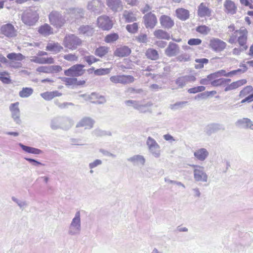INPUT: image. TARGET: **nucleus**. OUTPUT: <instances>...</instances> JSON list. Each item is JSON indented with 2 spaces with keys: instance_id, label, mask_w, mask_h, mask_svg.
<instances>
[{
  "instance_id": "1",
  "label": "nucleus",
  "mask_w": 253,
  "mask_h": 253,
  "mask_svg": "<svg viewBox=\"0 0 253 253\" xmlns=\"http://www.w3.org/2000/svg\"><path fill=\"white\" fill-rule=\"evenodd\" d=\"M248 31L246 28H241L235 30L231 35L228 42L231 44H237V47H235L232 50L234 55H239L242 52L246 50L247 45Z\"/></svg>"
},
{
  "instance_id": "2",
  "label": "nucleus",
  "mask_w": 253,
  "mask_h": 253,
  "mask_svg": "<svg viewBox=\"0 0 253 253\" xmlns=\"http://www.w3.org/2000/svg\"><path fill=\"white\" fill-rule=\"evenodd\" d=\"M221 76H231L228 75V73L224 70H221L209 75V79H211V84L213 86H219L228 84L230 82V79L218 78Z\"/></svg>"
},
{
  "instance_id": "3",
  "label": "nucleus",
  "mask_w": 253,
  "mask_h": 253,
  "mask_svg": "<svg viewBox=\"0 0 253 253\" xmlns=\"http://www.w3.org/2000/svg\"><path fill=\"white\" fill-rule=\"evenodd\" d=\"M18 35V31L13 25L6 23L0 27V37L2 38H15Z\"/></svg>"
},
{
  "instance_id": "4",
  "label": "nucleus",
  "mask_w": 253,
  "mask_h": 253,
  "mask_svg": "<svg viewBox=\"0 0 253 253\" xmlns=\"http://www.w3.org/2000/svg\"><path fill=\"white\" fill-rule=\"evenodd\" d=\"M82 43V40L74 35L66 36L63 42L64 46L71 50L76 49Z\"/></svg>"
},
{
  "instance_id": "5",
  "label": "nucleus",
  "mask_w": 253,
  "mask_h": 253,
  "mask_svg": "<svg viewBox=\"0 0 253 253\" xmlns=\"http://www.w3.org/2000/svg\"><path fill=\"white\" fill-rule=\"evenodd\" d=\"M47 53L45 51H40L37 55L31 57L30 59L32 62L40 64H52L54 62V58L51 57H45L44 56L47 55Z\"/></svg>"
},
{
  "instance_id": "6",
  "label": "nucleus",
  "mask_w": 253,
  "mask_h": 253,
  "mask_svg": "<svg viewBox=\"0 0 253 253\" xmlns=\"http://www.w3.org/2000/svg\"><path fill=\"white\" fill-rule=\"evenodd\" d=\"M227 46V43L219 38H212L209 41V47L216 53L223 51Z\"/></svg>"
},
{
  "instance_id": "7",
  "label": "nucleus",
  "mask_w": 253,
  "mask_h": 253,
  "mask_svg": "<svg viewBox=\"0 0 253 253\" xmlns=\"http://www.w3.org/2000/svg\"><path fill=\"white\" fill-rule=\"evenodd\" d=\"M112 20L108 16L102 15L97 18V25L103 31H109L113 26Z\"/></svg>"
},
{
  "instance_id": "8",
  "label": "nucleus",
  "mask_w": 253,
  "mask_h": 253,
  "mask_svg": "<svg viewBox=\"0 0 253 253\" xmlns=\"http://www.w3.org/2000/svg\"><path fill=\"white\" fill-rule=\"evenodd\" d=\"M84 66L82 64H76L64 71V75L68 77H79L81 76L85 72L84 69Z\"/></svg>"
},
{
  "instance_id": "9",
  "label": "nucleus",
  "mask_w": 253,
  "mask_h": 253,
  "mask_svg": "<svg viewBox=\"0 0 253 253\" xmlns=\"http://www.w3.org/2000/svg\"><path fill=\"white\" fill-rule=\"evenodd\" d=\"M39 19L37 12L35 11L29 10L24 12L22 16L23 22L26 25H34Z\"/></svg>"
},
{
  "instance_id": "10",
  "label": "nucleus",
  "mask_w": 253,
  "mask_h": 253,
  "mask_svg": "<svg viewBox=\"0 0 253 253\" xmlns=\"http://www.w3.org/2000/svg\"><path fill=\"white\" fill-rule=\"evenodd\" d=\"M49 20L51 24L57 28L62 27L66 22L61 15L56 11H52L49 14Z\"/></svg>"
},
{
  "instance_id": "11",
  "label": "nucleus",
  "mask_w": 253,
  "mask_h": 253,
  "mask_svg": "<svg viewBox=\"0 0 253 253\" xmlns=\"http://www.w3.org/2000/svg\"><path fill=\"white\" fill-rule=\"evenodd\" d=\"M193 168V175L195 180L197 181L207 182L208 175L205 172L204 168L199 165H192Z\"/></svg>"
},
{
  "instance_id": "12",
  "label": "nucleus",
  "mask_w": 253,
  "mask_h": 253,
  "mask_svg": "<svg viewBox=\"0 0 253 253\" xmlns=\"http://www.w3.org/2000/svg\"><path fill=\"white\" fill-rule=\"evenodd\" d=\"M110 81L115 84H128L132 83L134 78L131 75H116L110 78Z\"/></svg>"
},
{
  "instance_id": "13",
  "label": "nucleus",
  "mask_w": 253,
  "mask_h": 253,
  "mask_svg": "<svg viewBox=\"0 0 253 253\" xmlns=\"http://www.w3.org/2000/svg\"><path fill=\"white\" fill-rule=\"evenodd\" d=\"M223 11L227 15L236 14L238 11V6L234 1L225 0L223 4Z\"/></svg>"
},
{
  "instance_id": "14",
  "label": "nucleus",
  "mask_w": 253,
  "mask_h": 253,
  "mask_svg": "<svg viewBox=\"0 0 253 253\" xmlns=\"http://www.w3.org/2000/svg\"><path fill=\"white\" fill-rule=\"evenodd\" d=\"M147 145L150 151L155 157L160 156L161 152L160 146L153 138L148 137L147 140Z\"/></svg>"
},
{
  "instance_id": "15",
  "label": "nucleus",
  "mask_w": 253,
  "mask_h": 253,
  "mask_svg": "<svg viewBox=\"0 0 253 253\" xmlns=\"http://www.w3.org/2000/svg\"><path fill=\"white\" fill-rule=\"evenodd\" d=\"M144 25L146 28H154L157 23V18L156 15L149 12L143 17Z\"/></svg>"
},
{
  "instance_id": "16",
  "label": "nucleus",
  "mask_w": 253,
  "mask_h": 253,
  "mask_svg": "<svg viewBox=\"0 0 253 253\" xmlns=\"http://www.w3.org/2000/svg\"><path fill=\"white\" fill-rule=\"evenodd\" d=\"M212 10L205 2L201 3L198 7L197 15L199 17H211Z\"/></svg>"
},
{
  "instance_id": "17",
  "label": "nucleus",
  "mask_w": 253,
  "mask_h": 253,
  "mask_svg": "<svg viewBox=\"0 0 253 253\" xmlns=\"http://www.w3.org/2000/svg\"><path fill=\"white\" fill-rule=\"evenodd\" d=\"M161 26L165 29H171L174 26V21L169 16L162 15L159 18Z\"/></svg>"
},
{
  "instance_id": "18",
  "label": "nucleus",
  "mask_w": 253,
  "mask_h": 253,
  "mask_svg": "<svg viewBox=\"0 0 253 253\" xmlns=\"http://www.w3.org/2000/svg\"><path fill=\"white\" fill-rule=\"evenodd\" d=\"M180 51L179 46L174 42H169L165 50L166 55L168 57H173L177 55Z\"/></svg>"
},
{
  "instance_id": "19",
  "label": "nucleus",
  "mask_w": 253,
  "mask_h": 253,
  "mask_svg": "<svg viewBox=\"0 0 253 253\" xmlns=\"http://www.w3.org/2000/svg\"><path fill=\"white\" fill-rule=\"evenodd\" d=\"M63 49V46L59 43L54 41L49 42L45 47L46 51L52 54H57L62 51Z\"/></svg>"
},
{
  "instance_id": "20",
  "label": "nucleus",
  "mask_w": 253,
  "mask_h": 253,
  "mask_svg": "<svg viewBox=\"0 0 253 253\" xmlns=\"http://www.w3.org/2000/svg\"><path fill=\"white\" fill-rule=\"evenodd\" d=\"M131 52V50L128 46L124 45L116 48L114 51V55L119 57L128 56Z\"/></svg>"
},
{
  "instance_id": "21",
  "label": "nucleus",
  "mask_w": 253,
  "mask_h": 253,
  "mask_svg": "<svg viewBox=\"0 0 253 253\" xmlns=\"http://www.w3.org/2000/svg\"><path fill=\"white\" fill-rule=\"evenodd\" d=\"M19 102H16L11 104L9 107V109L12 113V117L13 119L17 123L20 121V110L18 108Z\"/></svg>"
},
{
  "instance_id": "22",
  "label": "nucleus",
  "mask_w": 253,
  "mask_h": 253,
  "mask_svg": "<svg viewBox=\"0 0 253 253\" xmlns=\"http://www.w3.org/2000/svg\"><path fill=\"white\" fill-rule=\"evenodd\" d=\"M93 121L89 118H84L81 120L77 125V127H83L85 129H90L93 127Z\"/></svg>"
},
{
  "instance_id": "23",
  "label": "nucleus",
  "mask_w": 253,
  "mask_h": 253,
  "mask_svg": "<svg viewBox=\"0 0 253 253\" xmlns=\"http://www.w3.org/2000/svg\"><path fill=\"white\" fill-rule=\"evenodd\" d=\"M237 125L246 128H250L253 130V122L248 118H243L237 121Z\"/></svg>"
},
{
  "instance_id": "24",
  "label": "nucleus",
  "mask_w": 253,
  "mask_h": 253,
  "mask_svg": "<svg viewBox=\"0 0 253 253\" xmlns=\"http://www.w3.org/2000/svg\"><path fill=\"white\" fill-rule=\"evenodd\" d=\"M39 33L44 36H47L53 34V29L48 24H44L39 28Z\"/></svg>"
},
{
  "instance_id": "25",
  "label": "nucleus",
  "mask_w": 253,
  "mask_h": 253,
  "mask_svg": "<svg viewBox=\"0 0 253 253\" xmlns=\"http://www.w3.org/2000/svg\"><path fill=\"white\" fill-rule=\"evenodd\" d=\"M155 37L158 39L169 40L170 39L169 34L162 29H157L154 32Z\"/></svg>"
},
{
  "instance_id": "26",
  "label": "nucleus",
  "mask_w": 253,
  "mask_h": 253,
  "mask_svg": "<svg viewBox=\"0 0 253 253\" xmlns=\"http://www.w3.org/2000/svg\"><path fill=\"white\" fill-rule=\"evenodd\" d=\"M209 155V152L205 148H201L196 150L194 155L195 158L200 161H204Z\"/></svg>"
},
{
  "instance_id": "27",
  "label": "nucleus",
  "mask_w": 253,
  "mask_h": 253,
  "mask_svg": "<svg viewBox=\"0 0 253 253\" xmlns=\"http://www.w3.org/2000/svg\"><path fill=\"white\" fill-rule=\"evenodd\" d=\"M175 13L176 17L181 20H185L189 17V11L183 8H177Z\"/></svg>"
},
{
  "instance_id": "28",
  "label": "nucleus",
  "mask_w": 253,
  "mask_h": 253,
  "mask_svg": "<svg viewBox=\"0 0 253 253\" xmlns=\"http://www.w3.org/2000/svg\"><path fill=\"white\" fill-rule=\"evenodd\" d=\"M89 99L91 103L94 104H102L105 102V98L104 96L94 92L90 95Z\"/></svg>"
},
{
  "instance_id": "29",
  "label": "nucleus",
  "mask_w": 253,
  "mask_h": 253,
  "mask_svg": "<svg viewBox=\"0 0 253 253\" xmlns=\"http://www.w3.org/2000/svg\"><path fill=\"white\" fill-rule=\"evenodd\" d=\"M252 93H253V87L252 85H247L240 91L239 97L244 99Z\"/></svg>"
},
{
  "instance_id": "30",
  "label": "nucleus",
  "mask_w": 253,
  "mask_h": 253,
  "mask_svg": "<svg viewBox=\"0 0 253 253\" xmlns=\"http://www.w3.org/2000/svg\"><path fill=\"white\" fill-rule=\"evenodd\" d=\"M107 4L114 11H117L119 8H122L120 0H107Z\"/></svg>"
},
{
  "instance_id": "31",
  "label": "nucleus",
  "mask_w": 253,
  "mask_h": 253,
  "mask_svg": "<svg viewBox=\"0 0 253 253\" xmlns=\"http://www.w3.org/2000/svg\"><path fill=\"white\" fill-rule=\"evenodd\" d=\"M41 96L46 100H50L55 97L60 96L61 93L58 91L55 90L53 91H46L41 93Z\"/></svg>"
},
{
  "instance_id": "32",
  "label": "nucleus",
  "mask_w": 253,
  "mask_h": 253,
  "mask_svg": "<svg viewBox=\"0 0 253 253\" xmlns=\"http://www.w3.org/2000/svg\"><path fill=\"white\" fill-rule=\"evenodd\" d=\"M145 55L147 58L152 60H156L159 58L158 51L153 48H148L146 51Z\"/></svg>"
},
{
  "instance_id": "33",
  "label": "nucleus",
  "mask_w": 253,
  "mask_h": 253,
  "mask_svg": "<svg viewBox=\"0 0 253 253\" xmlns=\"http://www.w3.org/2000/svg\"><path fill=\"white\" fill-rule=\"evenodd\" d=\"M109 50V47L106 46H100L95 49L94 54L98 57H102L108 53Z\"/></svg>"
},
{
  "instance_id": "34",
  "label": "nucleus",
  "mask_w": 253,
  "mask_h": 253,
  "mask_svg": "<svg viewBox=\"0 0 253 253\" xmlns=\"http://www.w3.org/2000/svg\"><path fill=\"white\" fill-rule=\"evenodd\" d=\"M19 145L24 151L28 153L40 154L42 153V150L36 148L27 146L22 144H20Z\"/></svg>"
},
{
  "instance_id": "35",
  "label": "nucleus",
  "mask_w": 253,
  "mask_h": 253,
  "mask_svg": "<svg viewBox=\"0 0 253 253\" xmlns=\"http://www.w3.org/2000/svg\"><path fill=\"white\" fill-rule=\"evenodd\" d=\"M7 58L10 60L22 61L25 59V56L20 53H10L7 55Z\"/></svg>"
},
{
  "instance_id": "36",
  "label": "nucleus",
  "mask_w": 253,
  "mask_h": 253,
  "mask_svg": "<svg viewBox=\"0 0 253 253\" xmlns=\"http://www.w3.org/2000/svg\"><path fill=\"white\" fill-rule=\"evenodd\" d=\"M123 16L126 22H132L136 20L135 15L131 11H125L123 13Z\"/></svg>"
},
{
  "instance_id": "37",
  "label": "nucleus",
  "mask_w": 253,
  "mask_h": 253,
  "mask_svg": "<svg viewBox=\"0 0 253 253\" xmlns=\"http://www.w3.org/2000/svg\"><path fill=\"white\" fill-rule=\"evenodd\" d=\"M128 161L135 165H144L145 163L144 158L140 155H136L131 157L128 159Z\"/></svg>"
},
{
  "instance_id": "38",
  "label": "nucleus",
  "mask_w": 253,
  "mask_h": 253,
  "mask_svg": "<svg viewBox=\"0 0 253 253\" xmlns=\"http://www.w3.org/2000/svg\"><path fill=\"white\" fill-rule=\"evenodd\" d=\"M119 35L118 34L113 33L107 35L105 38L104 41L106 43H111L116 42L119 39Z\"/></svg>"
},
{
  "instance_id": "39",
  "label": "nucleus",
  "mask_w": 253,
  "mask_h": 253,
  "mask_svg": "<svg viewBox=\"0 0 253 253\" xmlns=\"http://www.w3.org/2000/svg\"><path fill=\"white\" fill-rule=\"evenodd\" d=\"M196 31L203 35H208L211 31V28L205 25H200L196 27Z\"/></svg>"
},
{
  "instance_id": "40",
  "label": "nucleus",
  "mask_w": 253,
  "mask_h": 253,
  "mask_svg": "<svg viewBox=\"0 0 253 253\" xmlns=\"http://www.w3.org/2000/svg\"><path fill=\"white\" fill-rule=\"evenodd\" d=\"M33 92L32 88L30 87H24L19 92V96L22 98H26L30 96Z\"/></svg>"
},
{
  "instance_id": "41",
  "label": "nucleus",
  "mask_w": 253,
  "mask_h": 253,
  "mask_svg": "<svg viewBox=\"0 0 253 253\" xmlns=\"http://www.w3.org/2000/svg\"><path fill=\"white\" fill-rule=\"evenodd\" d=\"M247 83L246 79H241L237 81L232 82L230 84L233 90L237 89L245 84Z\"/></svg>"
},
{
  "instance_id": "42",
  "label": "nucleus",
  "mask_w": 253,
  "mask_h": 253,
  "mask_svg": "<svg viewBox=\"0 0 253 253\" xmlns=\"http://www.w3.org/2000/svg\"><path fill=\"white\" fill-rule=\"evenodd\" d=\"M197 64L195 65L196 69H200L204 67V64H207L209 62V60L207 58L197 59L195 60Z\"/></svg>"
},
{
  "instance_id": "43",
  "label": "nucleus",
  "mask_w": 253,
  "mask_h": 253,
  "mask_svg": "<svg viewBox=\"0 0 253 253\" xmlns=\"http://www.w3.org/2000/svg\"><path fill=\"white\" fill-rule=\"evenodd\" d=\"M93 32V28L88 26H83L79 28V33L82 34L91 35Z\"/></svg>"
},
{
  "instance_id": "44",
  "label": "nucleus",
  "mask_w": 253,
  "mask_h": 253,
  "mask_svg": "<svg viewBox=\"0 0 253 253\" xmlns=\"http://www.w3.org/2000/svg\"><path fill=\"white\" fill-rule=\"evenodd\" d=\"M240 67L242 68V69H238L237 70H235L231 71L228 73V75H236L239 73L241 72H245L248 70V67L246 64H241L240 65Z\"/></svg>"
},
{
  "instance_id": "45",
  "label": "nucleus",
  "mask_w": 253,
  "mask_h": 253,
  "mask_svg": "<svg viewBox=\"0 0 253 253\" xmlns=\"http://www.w3.org/2000/svg\"><path fill=\"white\" fill-rule=\"evenodd\" d=\"M126 30L130 33H136L138 30V25L137 23H133L132 24L127 25L126 26Z\"/></svg>"
},
{
  "instance_id": "46",
  "label": "nucleus",
  "mask_w": 253,
  "mask_h": 253,
  "mask_svg": "<svg viewBox=\"0 0 253 253\" xmlns=\"http://www.w3.org/2000/svg\"><path fill=\"white\" fill-rule=\"evenodd\" d=\"M63 82L66 85H73L75 86V84L76 83V78H63L62 79Z\"/></svg>"
},
{
  "instance_id": "47",
  "label": "nucleus",
  "mask_w": 253,
  "mask_h": 253,
  "mask_svg": "<svg viewBox=\"0 0 253 253\" xmlns=\"http://www.w3.org/2000/svg\"><path fill=\"white\" fill-rule=\"evenodd\" d=\"M49 74L58 73L62 70V68L59 65L49 66Z\"/></svg>"
},
{
  "instance_id": "48",
  "label": "nucleus",
  "mask_w": 253,
  "mask_h": 253,
  "mask_svg": "<svg viewBox=\"0 0 253 253\" xmlns=\"http://www.w3.org/2000/svg\"><path fill=\"white\" fill-rule=\"evenodd\" d=\"M80 225V213L78 211L76 213L75 217L73 218L71 223L72 226L79 227Z\"/></svg>"
},
{
  "instance_id": "49",
  "label": "nucleus",
  "mask_w": 253,
  "mask_h": 253,
  "mask_svg": "<svg viewBox=\"0 0 253 253\" xmlns=\"http://www.w3.org/2000/svg\"><path fill=\"white\" fill-rule=\"evenodd\" d=\"M217 92L215 90H212L210 91H206L205 92L202 93L198 95L199 97H200L202 98H207L211 96H213L216 94Z\"/></svg>"
},
{
  "instance_id": "50",
  "label": "nucleus",
  "mask_w": 253,
  "mask_h": 253,
  "mask_svg": "<svg viewBox=\"0 0 253 253\" xmlns=\"http://www.w3.org/2000/svg\"><path fill=\"white\" fill-rule=\"evenodd\" d=\"M239 1L242 5L253 9V0H239Z\"/></svg>"
},
{
  "instance_id": "51",
  "label": "nucleus",
  "mask_w": 253,
  "mask_h": 253,
  "mask_svg": "<svg viewBox=\"0 0 253 253\" xmlns=\"http://www.w3.org/2000/svg\"><path fill=\"white\" fill-rule=\"evenodd\" d=\"M85 61L90 65L99 60L93 55L86 56L84 57Z\"/></svg>"
},
{
  "instance_id": "52",
  "label": "nucleus",
  "mask_w": 253,
  "mask_h": 253,
  "mask_svg": "<svg viewBox=\"0 0 253 253\" xmlns=\"http://www.w3.org/2000/svg\"><path fill=\"white\" fill-rule=\"evenodd\" d=\"M64 58L69 61H76L78 60V56L74 54H68L64 56Z\"/></svg>"
},
{
  "instance_id": "53",
  "label": "nucleus",
  "mask_w": 253,
  "mask_h": 253,
  "mask_svg": "<svg viewBox=\"0 0 253 253\" xmlns=\"http://www.w3.org/2000/svg\"><path fill=\"white\" fill-rule=\"evenodd\" d=\"M190 59V56L187 54H182L177 57V61L179 62H186Z\"/></svg>"
},
{
  "instance_id": "54",
  "label": "nucleus",
  "mask_w": 253,
  "mask_h": 253,
  "mask_svg": "<svg viewBox=\"0 0 253 253\" xmlns=\"http://www.w3.org/2000/svg\"><path fill=\"white\" fill-rule=\"evenodd\" d=\"M202 43V40L199 39H190L188 41V44L190 45H197Z\"/></svg>"
},
{
  "instance_id": "55",
  "label": "nucleus",
  "mask_w": 253,
  "mask_h": 253,
  "mask_svg": "<svg viewBox=\"0 0 253 253\" xmlns=\"http://www.w3.org/2000/svg\"><path fill=\"white\" fill-rule=\"evenodd\" d=\"M186 82V77L179 78L176 81V84L181 87H182Z\"/></svg>"
},
{
  "instance_id": "56",
  "label": "nucleus",
  "mask_w": 253,
  "mask_h": 253,
  "mask_svg": "<svg viewBox=\"0 0 253 253\" xmlns=\"http://www.w3.org/2000/svg\"><path fill=\"white\" fill-rule=\"evenodd\" d=\"M136 40L140 42L145 43L147 42V36L146 34H141L136 37Z\"/></svg>"
},
{
  "instance_id": "57",
  "label": "nucleus",
  "mask_w": 253,
  "mask_h": 253,
  "mask_svg": "<svg viewBox=\"0 0 253 253\" xmlns=\"http://www.w3.org/2000/svg\"><path fill=\"white\" fill-rule=\"evenodd\" d=\"M109 72L108 69H98L94 71V74L96 75H102Z\"/></svg>"
},
{
  "instance_id": "58",
  "label": "nucleus",
  "mask_w": 253,
  "mask_h": 253,
  "mask_svg": "<svg viewBox=\"0 0 253 253\" xmlns=\"http://www.w3.org/2000/svg\"><path fill=\"white\" fill-rule=\"evenodd\" d=\"M0 81L3 84H9L11 83L10 75L6 77H0Z\"/></svg>"
},
{
  "instance_id": "59",
  "label": "nucleus",
  "mask_w": 253,
  "mask_h": 253,
  "mask_svg": "<svg viewBox=\"0 0 253 253\" xmlns=\"http://www.w3.org/2000/svg\"><path fill=\"white\" fill-rule=\"evenodd\" d=\"M37 70L40 73L49 74V66H41L38 68Z\"/></svg>"
},
{
  "instance_id": "60",
  "label": "nucleus",
  "mask_w": 253,
  "mask_h": 253,
  "mask_svg": "<svg viewBox=\"0 0 253 253\" xmlns=\"http://www.w3.org/2000/svg\"><path fill=\"white\" fill-rule=\"evenodd\" d=\"M143 91L142 89H136L133 87H128L127 89V92L130 94L132 93H139Z\"/></svg>"
},
{
  "instance_id": "61",
  "label": "nucleus",
  "mask_w": 253,
  "mask_h": 253,
  "mask_svg": "<svg viewBox=\"0 0 253 253\" xmlns=\"http://www.w3.org/2000/svg\"><path fill=\"white\" fill-rule=\"evenodd\" d=\"M253 101V93H252L250 95H249L248 96L246 97L245 99H242L241 101V103L242 104H244L246 102L250 103Z\"/></svg>"
},
{
  "instance_id": "62",
  "label": "nucleus",
  "mask_w": 253,
  "mask_h": 253,
  "mask_svg": "<svg viewBox=\"0 0 253 253\" xmlns=\"http://www.w3.org/2000/svg\"><path fill=\"white\" fill-rule=\"evenodd\" d=\"M102 163V162L100 160H96L93 162L90 163L89 164V167L90 169H93L96 167H97L98 165H101Z\"/></svg>"
},
{
  "instance_id": "63",
  "label": "nucleus",
  "mask_w": 253,
  "mask_h": 253,
  "mask_svg": "<svg viewBox=\"0 0 253 253\" xmlns=\"http://www.w3.org/2000/svg\"><path fill=\"white\" fill-rule=\"evenodd\" d=\"M200 83L204 85H208L211 84V79H209V75H208L207 78L201 79L200 81Z\"/></svg>"
},
{
  "instance_id": "64",
  "label": "nucleus",
  "mask_w": 253,
  "mask_h": 253,
  "mask_svg": "<svg viewBox=\"0 0 253 253\" xmlns=\"http://www.w3.org/2000/svg\"><path fill=\"white\" fill-rule=\"evenodd\" d=\"M155 43L158 47L162 48H164L167 45V42L163 41H157Z\"/></svg>"
}]
</instances>
